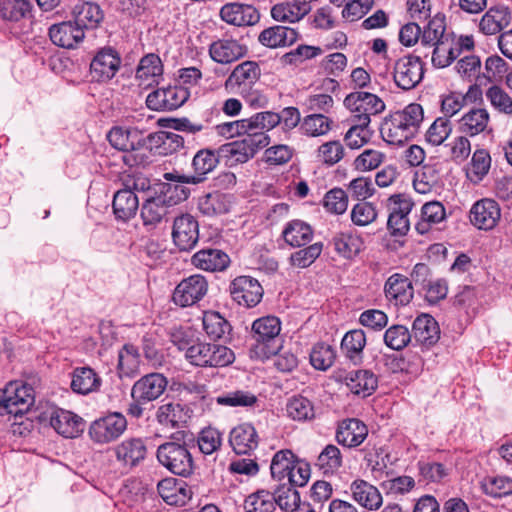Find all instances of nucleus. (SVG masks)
Masks as SVG:
<instances>
[{
  "instance_id": "32",
  "label": "nucleus",
  "mask_w": 512,
  "mask_h": 512,
  "mask_svg": "<svg viewBox=\"0 0 512 512\" xmlns=\"http://www.w3.org/2000/svg\"><path fill=\"white\" fill-rule=\"evenodd\" d=\"M115 454L124 466L134 467L145 459L147 447L141 438H131L117 445Z\"/></svg>"
},
{
  "instance_id": "34",
  "label": "nucleus",
  "mask_w": 512,
  "mask_h": 512,
  "mask_svg": "<svg viewBox=\"0 0 512 512\" xmlns=\"http://www.w3.org/2000/svg\"><path fill=\"white\" fill-rule=\"evenodd\" d=\"M221 157L217 150L204 148L194 155L191 166L193 169L192 176L198 178L197 185L205 182L208 175L214 171L219 164Z\"/></svg>"
},
{
  "instance_id": "45",
  "label": "nucleus",
  "mask_w": 512,
  "mask_h": 512,
  "mask_svg": "<svg viewBox=\"0 0 512 512\" xmlns=\"http://www.w3.org/2000/svg\"><path fill=\"white\" fill-rule=\"evenodd\" d=\"M157 490L162 499L169 505H184L190 498L188 490L179 486L174 478L161 480L157 485Z\"/></svg>"
},
{
  "instance_id": "47",
  "label": "nucleus",
  "mask_w": 512,
  "mask_h": 512,
  "mask_svg": "<svg viewBox=\"0 0 512 512\" xmlns=\"http://www.w3.org/2000/svg\"><path fill=\"white\" fill-rule=\"evenodd\" d=\"M445 29V23L442 18L434 17L431 19L421 35L420 47L423 48L422 51L428 52L427 50L432 47L445 44Z\"/></svg>"
},
{
  "instance_id": "7",
  "label": "nucleus",
  "mask_w": 512,
  "mask_h": 512,
  "mask_svg": "<svg viewBox=\"0 0 512 512\" xmlns=\"http://www.w3.org/2000/svg\"><path fill=\"white\" fill-rule=\"evenodd\" d=\"M343 104L351 112L350 118L359 120L365 117L364 121H368V124L371 123V116L378 115L385 110V103L380 97L364 91L348 94Z\"/></svg>"
},
{
  "instance_id": "27",
  "label": "nucleus",
  "mask_w": 512,
  "mask_h": 512,
  "mask_svg": "<svg viewBox=\"0 0 512 512\" xmlns=\"http://www.w3.org/2000/svg\"><path fill=\"white\" fill-rule=\"evenodd\" d=\"M512 16L508 7L495 5L482 16L479 28L485 35H495L509 26Z\"/></svg>"
},
{
  "instance_id": "38",
  "label": "nucleus",
  "mask_w": 512,
  "mask_h": 512,
  "mask_svg": "<svg viewBox=\"0 0 512 512\" xmlns=\"http://www.w3.org/2000/svg\"><path fill=\"white\" fill-rule=\"evenodd\" d=\"M489 120L490 116L485 108H473L459 120V131L471 137L476 136L485 131Z\"/></svg>"
},
{
  "instance_id": "6",
  "label": "nucleus",
  "mask_w": 512,
  "mask_h": 512,
  "mask_svg": "<svg viewBox=\"0 0 512 512\" xmlns=\"http://www.w3.org/2000/svg\"><path fill=\"white\" fill-rule=\"evenodd\" d=\"M422 56L427 57L428 52L420 51V55L403 56L395 62L393 79L399 88L410 90L421 82L424 76Z\"/></svg>"
},
{
  "instance_id": "12",
  "label": "nucleus",
  "mask_w": 512,
  "mask_h": 512,
  "mask_svg": "<svg viewBox=\"0 0 512 512\" xmlns=\"http://www.w3.org/2000/svg\"><path fill=\"white\" fill-rule=\"evenodd\" d=\"M7 414L23 415L34 404L35 395L31 385L21 381H12L5 387Z\"/></svg>"
},
{
  "instance_id": "60",
  "label": "nucleus",
  "mask_w": 512,
  "mask_h": 512,
  "mask_svg": "<svg viewBox=\"0 0 512 512\" xmlns=\"http://www.w3.org/2000/svg\"><path fill=\"white\" fill-rule=\"evenodd\" d=\"M275 505L277 504L282 510L294 511L300 505V494L295 486L282 485L273 494Z\"/></svg>"
},
{
  "instance_id": "24",
  "label": "nucleus",
  "mask_w": 512,
  "mask_h": 512,
  "mask_svg": "<svg viewBox=\"0 0 512 512\" xmlns=\"http://www.w3.org/2000/svg\"><path fill=\"white\" fill-rule=\"evenodd\" d=\"M84 30L74 21H65L54 24L49 28L51 41L62 48H73L84 38Z\"/></svg>"
},
{
  "instance_id": "19",
  "label": "nucleus",
  "mask_w": 512,
  "mask_h": 512,
  "mask_svg": "<svg viewBox=\"0 0 512 512\" xmlns=\"http://www.w3.org/2000/svg\"><path fill=\"white\" fill-rule=\"evenodd\" d=\"M334 378L337 382L345 383L352 393L363 397L370 395L377 388V378L369 370L338 371Z\"/></svg>"
},
{
  "instance_id": "25",
  "label": "nucleus",
  "mask_w": 512,
  "mask_h": 512,
  "mask_svg": "<svg viewBox=\"0 0 512 512\" xmlns=\"http://www.w3.org/2000/svg\"><path fill=\"white\" fill-rule=\"evenodd\" d=\"M368 435L367 426L358 419L343 420L337 428L336 440L345 447L353 448L363 443Z\"/></svg>"
},
{
  "instance_id": "53",
  "label": "nucleus",
  "mask_w": 512,
  "mask_h": 512,
  "mask_svg": "<svg viewBox=\"0 0 512 512\" xmlns=\"http://www.w3.org/2000/svg\"><path fill=\"white\" fill-rule=\"evenodd\" d=\"M485 96L498 113L512 118V97L504 89L493 85L486 90Z\"/></svg>"
},
{
  "instance_id": "14",
  "label": "nucleus",
  "mask_w": 512,
  "mask_h": 512,
  "mask_svg": "<svg viewBox=\"0 0 512 512\" xmlns=\"http://www.w3.org/2000/svg\"><path fill=\"white\" fill-rule=\"evenodd\" d=\"M229 291L232 299L237 304L250 308L256 306L262 299L263 288L260 283L250 276H239L235 278Z\"/></svg>"
},
{
  "instance_id": "18",
  "label": "nucleus",
  "mask_w": 512,
  "mask_h": 512,
  "mask_svg": "<svg viewBox=\"0 0 512 512\" xmlns=\"http://www.w3.org/2000/svg\"><path fill=\"white\" fill-rule=\"evenodd\" d=\"M380 133L383 140L392 145H403L417 134L410 124L404 121L401 115L396 112L391 113L384 119Z\"/></svg>"
},
{
  "instance_id": "2",
  "label": "nucleus",
  "mask_w": 512,
  "mask_h": 512,
  "mask_svg": "<svg viewBox=\"0 0 512 512\" xmlns=\"http://www.w3.org/2000/svg\"><path fill=\"white\" fill-rule=\"evenodd\" d=\"M107 139L114 148L125 152L123 161L126 165L133 167L146 163L147 155L141 151L146 140L138 128L113 127Z\"/></svg>"
},
{
  "instance_id": "9",
  "label": "nucleus",
  "mask_w": 512,
  "mask_h": 512,
  "mask_svg": "<svg viewBox=\"0 0 512 512\" xmlns=\"http://www.w3.org/2000/svg\"><path fill=\"white\" fill-rule=\"evenodd\" d=\"M208 291V282L200 274L183 279L174 289L173 302L180 307H188L199 302Z\"/></svg>"
},
{
  "instance_id": "36",
  "label": "nucleus",
  "mask_w": 512,
  "mask_h": 512,
  "mask_svg": "<svg viewBox=\"0 0 512 512\" xmlns=\"http://www.w3.org/2000/svg\"><path fill=\"white\" fill-rule=\"evenodd\" d=\"M298 39V32L286 26H272L264 29L258 36V41L268 48L292 45Z\"/></svg>"
},
{
  "instance_id": "46",
  "label": "nucleus",
  "mask_w": 512,
  "mask_h": 512,
  "mask_svg": "<svg viewBox=\"0 0 512 512\" xmlns=\"http://www.w3.org/2000/svg\"><path fill=\"white\" fill-rule=\"evenodd\" d=\"M333 125V120L323 113H312L304 117L300 124V130L303 134L310 137H319L326 135Z\"/></svg>"
},
{
  "instance_id": "62",
  "label": "nucleus",
  "mask_w": 512,
  "mask_h": 512,
  "mask_svg": "<svg viewBox=\"0 0 512 512\" xmlns=\"http://www.w3.org/2000/svg\"><path fill=\"white\" fill-rule=\"evenodd\" d=\"M335 250L345 258L356 256L361 250V241L351 234L340 233L333 239Z\"/></svg>"
},
{
  "instance_id": "44",
  "label": "nucleus",
  "mask_w": 512,
  "mask_h": 512,
  "mask_svg": "<svg viewBox=\"0 0 512 512\" xmlns=\"http://www.w3.org/2000/svg\"><path fill=\"white\" fill-rule=\"evenodd\" d=\"M445 218L446 212L441 202H427L421 208V220L416 224V230L420 234H425L431 225L438 224Z\"/></svg>"
},
{
  "instance_id": "33",
  "label": "nucleus",
  "mask_w": 512,
  "mask_h": 512,
  "mask_svg": "<svg viewBox=\"0 0 512 512\" xmlns=\"http://www.w3.org/2000/svg\"><path fill=\"white\" fill-rule=\"evenodd\" d=\"M192 264L205 271H223L229 266L230 258L220 249L207 248L192 256Z\"/></svg>"
},
{
  "instance_id": "20",
  "label": "nucleus",
  "mask_w": 512,
  "mask_h": 512,
  "mask_svg": "<svg viewBox=\"0 0 512 512\" xmlns=\"http://www.w3.org/2000/svg\"><path fill=\"white\" fill-rule=\"evenodd\" d=\"M187 92L181 88L168 87L148 94L146 104L151 110H174L184 104Z\"/></svg>"
},
{
  "instance_id": "52",
  "label": "nucleus",
  "mask_w": 512,
  "mask_h": 512,
  "mask_svg": "<svg viewBox=\"0 0 512 512\" xmlns=\"http://www.w3.org/2000/svg\"><path fill=\"white\" fill-rule=\"evenodd\" d=\"M245 512H274L275 499L273 494L266 490H259L250 494L244 501Z\"/></svg>"
},
{
  "instance_id": "30",
  "label": "nucleus",
  "mask_w": 512,
  "mask_h": 512,
  "mask_svg": "<svg viewBox=\"0 0 512 512\" xmlns=\"http://www.w3.org/2000/svg\"><path fill=\"white\" fill-rule=\"evenodd\" d=\"M157 422L165 427L179 428L190 418L189 409L179 402L163 403L155 414Z\"/></svg>"
},
{
  "instance_id": "29",
  "label": "nucleus",
  "mask_w": 512,
  "mask_h": 512,
  "mask_svg": "<svg viewBox=\"0 0 512 512\" xmlns=\"http://www.w3.org/2000/svg\"><path fill=\"white\" fill-rule=\"evenodd\" d=\"M229 442L236 454H250L258 447V435L251 424L243 423L232 429Z\"/></svg>"
},
{
  "instance_id": "16",
  "label": "nucleus",
  "mask_w": 512,
  "mask_h": 512,
  "mask_svg": "<svg viewBox=\"0 0 512 512\" xmlns=\"http://www.w3.org/2000/svg\"><path fill=\"white\" fill-rule=\"evenodd\" d=\"M501 217L498 203L489 198L476 201L469 212V219L473 226L481 230L493 229Z\"/></svg>"
},
{
  "instance_id": "42",
  "label": "nucleus",
  "mask_w": 512,
  "mask_h": 512,
  "mask_svg": "<svg viewBox=\"0 0 512 512\" xmlns=\"http://www.w3.org/2000/svg\"><path fill=\"white\" fill-rule=\"evenodd\" d=\"M75 21L82 30L94 29L103 20V12L100 6L92 2L77 4L73 10Z\"/></svg>"
},
{
  "instance_id": "28",
  "label": "nucleus",
  "mask_w": 512,
  "mask_h": 512,
  "mask_svg": "<svg viewBox=\"0 0 512 512\" xmlns=\"http://www.w3.org/2000/svg\"><path fill=\"white\" fill-rule=\"evenodd\" d=\"M171 207L159 191L154 195H148L143 200L141 207V218L145 226H155L162 222L169 213Z\"/></svg>"
},
{
  "instance_id": "17",
  "label": "nucleus",
  "mask_w": 512,
  "mask_h": 512,
  "mask_svg": "<svg viewBox=\"0 0 512 512\" xmlns=\"http://www.w3.org/2000/svg\"><path fill=\"white\" fill-rule=\"evenodd\" d=\"M380 133L383 140L392 145H403L417 134L410 124L404 121L401 115L396 112L391 113L384 119Z\"/></svg>"
},
{
  "instance_id": "23",
  "label": "nucleus",
  "mask_w": 512,
  "mask_h": 512,
  "mask_svg": "<svg viewBox=\"0 0 512 512\" xmlns=\"http://www.w3.org/2000/svg\"><path fill=\"white\" fill-rule=\"evenodd\" d=\"M50 425L65 438H75L84 430L82 418L63 409H56L51 413Z\"/></svg>"
},
{
  "instance_id": "39",
  "label": "nucleus",
  "mask_w": 512,
  "mask_h": 512,
  "mask_svg": "<svg viewBox=\"0 0 512 512\" xmlns=\"http://www.w3.org/2000/svg\"><path fill=\"white\" fill-rule=\"evenodd\" d=\"M140 355L132 344H125L118 352L117 371L120 378L134 377L139 373Z\"/></svg>"
},
{
  "instance_id": "59",
  "label": "nucleus",
  "mask_w": 512,
  "mask_h": 512,
  "mask_svg": "<svg viewBox=\"0 0 512 512\" xmlns=\"http://www.w3.org/2000/svg\"><path fill=\"white\" fill-rule=\"evenodd\" d=\"M336 358L335 350L332 346L325 343H317L313 346L310 353V362L318 370H327L330 368Z\"/></svg>"
},
{
  "instance_id": "49",
  "label": "nucleus",
  "mask_w": 512,
  "mask_h": 512,
  "mask_svg": "<svg viewBox=\"0 0 512 512\" xmlns=\"http://www.w3.org/2000/svg\"><path fill=\"white\" fill-rule=\"evenodd\" d=\"M202 322L204 331L213 340L222 338L231 329L228 321L215 311L205 312Z\"/></svg>"
},
{
  "instance_id": "50",
  "label": "nucleus",
  "mask_w": 512,
  "mask_h": 512,
  "mask_svg": "<svg viewBox=\"0 0 512 512\" xmlns=\"http://www.w3.org/2000/svg\"><path fill=\"white\" fill-rule=\"evenodd\" d=\"M385 345L395 351H401L413 341L412 333L404 325H392L383 335Z\"/></svg>"
},
{
  "instance_id": "57",
  "label": "nucleus",
  "mask_w": 512,
  "mask_h": 512,
  "mask_svg": "<svg viewBox=\"0 0 512 512\" xmlns=\"http://www.w3.org/2000/svg\"><path fill=\"white\" fill-rule=\"evenodd\" d=\"M308 13V11H303L302 6L293 0L277 4L271 9V15L274 20L291 23L299 21Z\"/></svg>"
},
{
  "instance_id": "31",
  "label": "nucleus",
  "mask_w": 512,
  "mask_h": 512,
  "mask_svg": "<svg viewBox=\"0 0 512 512\" xmlns=\"http://www.w3.org/2000/svg\"><path fill=\"white\" fill-rule=\"evenodd\" d=\"M246 52V47L234 39H219L209 47L211 58L221 64L234 62L243 57Z\"/></svg>"
},
{
  "instance_id": "61",
  "label": "nucleus",
  "mask_w": 512,
  "mask_h": 512,
  "mask_svg": "<svg viewBox=\"0 0 512 512\" xmlns=\"http://www.w3.org/2000/svg\"><path fill=\"white\" fill-rule=\"evenodd\" d=\"M163 73V65L161 59L156 54H148L144 56L137 67L136 77L140 80H149L161 76Z\"/></svg>"
},
{
  "instance_id": "21",
  "label": "nucleus",
  "mask_w": 512,
  "mask_h": 512,
  "mask_svg": "<svg viewBox=\"0 0 512 512\" xmlns=\"http://www.w3.org/2000/svg\"><path fill=\"white\" fill-rule=\"evenodd\" d=\"M220 17L234 26H252L259 21L260 14L252 5L234 2L227 3L221 8Z\"/></svg>"
},
{
  "instance_id": "10",
  "label": "nucleus",
  "mask_w": 512,
  "mask_h": 512,
  "mask_svg": "<svg viewBox=\"0 0 512 512\" xmlns=\"http://www.w3.org/2000/svg\"><path fill=\"white\" fill-rule=\"evenodd\" d=\"M121 65L119 53L112 47L100 49L90 63V75L93 81L107 82L118 72Z\"/></svg>"
},
{
  "instance_id": "55",
  "label": "nucleus",
  "mask_w": 512,
  "mask_h": 512,
  "mask_svg": "<svg viewBox=\"0 0 512 512\" xmlns=\"http://www.w3.org/2000/svg\"><path fill=\"white\" fill-rule=\"evenodd\" d=\"M288 416L296 421L311 420L315 416L312 402L303 396H294L286 406Z\"/></svg>"
},
{
  "instance_id": "64",
  "label": "nucleus",
  "mask_w": 512,
  "mask_h": 512,
  "mask_svg": "<svg viewBox=\"0 0 512 512\" xmlns=\"http://www.w3.org/2000/svg\"><path fill=\"white\" fill-rule=\"evenodd\" d=\"M345 150L339 141H328L323 143L317 151V158L328 166H333L344 157Z\"/></svg>"
},
{
  "instance_id": "3",
  "label": "nucleus",
  "mask_w": 512,
  "mask_h": 512,
  "mask_svg": "<svg viewBox=\"0 0 512 512\" xmlns=\"http://www.w3.org/2000/svg\"><path fill=\"white\" fill-rule=\"evenodd\" d=\"M270 138L265 132H253L238 141L226 143L218 148L221 159L226 165L242 164L253 158L255 154L268 146Z\"/></svg>"
},
{
  "instance_id": "5",
  "label": "nucleus",
  "mask_w": 512,
  "mask_h": 512,
  "mask_svg": "<svg viewBox=\"0 0 512 512\" xmlns=\"http://www.w3.org/2000/svg\"><path fill=\"white\" fill-rule=\"evenodd\" d=\"M281 322L275 316L257 319L252 324V336L264 357L276 355L281 348Z\"/></svg>"
},
{
  "instance_id": "56",
  "label": "nucleus",
  "mask_w": 512,
  "mask_h": 512,
  "mask_svg": "<svg viewBox=\"0 0 512 512\" xmlns=\"http://www.w3.org/2000/svg\"><path fill=\"white\" fill-rule=\"evenodd\" d=\"M468 177L473 183H479L488 174L491 167V156L485 149H477L472 156Z\"/></svg>"
},
{
  "instance_id": "35",
  "label": "nucleus",
  "mask_w": 512,
  "mask_h": 512,
  "mask_svg": "<svg viewBox=\"0 0 512 512\" xmlns=\"http://www.w3.org/2000/svg\"><path fill=\"white\" fill-rule=\"evenodd\" d=\"M350 490L353 499L368 510H377L382 505L383 499L379 490L372 484L362 479L352 482Z\"/></svg>"
},
{
  "instance_id": "8",
  "label": "nucleus",
  "mask_w": 512,
  "mask_h": 512,
  "mask_svg": "<svg viewBox=\"0 0 512 512\" xmlns=\"http://www.w3.org/2000/svg\"><path fill=\"white\" fill-rule=\"evenodd\" d=\"M126 428V418L115 412L95 420L89 428V435L93 441L104 444L119 438Z\"/></svg>"
},
{
  "instance_id": "4",
  "label": "nucleus",
  "mask_w": 512,
  "mask_h": 512,
  "mask_svg": "<svg viewBox=\"0 0 512 512\" xmlns=\"http://www.w3.org/2000/svg\"><path fill=\"white\" fill-rule=\"evenodd\" d=\"M157 459L175 475L188 477L194 471V460L185 443L170 441L161 444L157 449Z\"/></svg>"
},
{
  "instance_id": "41",
  "label": "nucleus",
  "mask_w": 512,
  "mask_h": 512,
  "mask_svg": "<svg viewBox=\"0 0 512 512\" xmlns=\"http://www.w3.org/2000/svg\"><path fill=\"white\" fill-rule=\"evenodd\" d=\"M282 236L290 246L302 247L311 242L313 230L309 224L301 220H292L286 225Z\"/></svg>"
},
{
  "instance_id": "43",
  "label": "nucleus",
  "mask_w": 512,
  "mask_h": 512,
  "mask_svg": "<svg viewBox=\"0 0 512 512\" xmlns=\"http://www.w3.org/2000/svg\"><path fill=\"white\" fill-rule=\"evenodd\" d=\"M101 380L90 367H79L73 372L71 388L79 394H88L100 386Z\"/></svg>"
},
{
  "instance_id": "1",
  "label": "nucleus",
  "mask_w": 512,
  "mask_h": 512,
  "mask_svg": "<svg viewBox=\"0 0 512 512\" xmlns=\"http://www.w3.org/2000/svg\"><path fill=\"white\" fill-rule=\"evenodd\" d=\"M172 342L179 350L185 351V358L195 366L224 367L235 359L233 351L220 344L190 341L181 334H173Z\"/></svg>"
},
{
  "instance_id": "51",
  "label": "nucleus",
  "mask_w": 512,
  "mask_h": 512,
  "mask_svg": "<svg viewBox=\"0 0 512 512\" xmlns=\"http://www.w3.org/2000/svg\"><path fill=\"white\" fill-rule=\"evenodd\" d=\"M198 209L205 216L224 214L229 211L226 197L219 193H209L199 198Z\"/></svg>"
},
{
  "instance_id": "22",
  "label": "nucleus",
  "mask_w": 512,
  "mask_h": 512,
  "mask_svg": "<svg viewBox=\"0 0 512 512\" xmlns=\"http://www.w3.org/2000/svg\"><path fill=\"white\" fill-rule=\"evenodd\" d=\"M386 298L395 305H408L414 296L411 280L399 273L391 275L384 286Z\"/></svg>"
},
{
  "instance_id": "40",
  "label": "nucleus",
  "mask_w": 512,
  "mask_h": 512,
  "mask_svg": "<svg viewBox=\"0 0 512 512\" xmlns=\"http://www.w3.org/2000/svg\"><path fill=\"white\" fill-rule=\"evenodd\" d=\"M364 120L365 117L359 120L353 118L349 119L351 126L344 135V141L351 149L363 147L370 141L373 135L370 124H368V121L365 122Z\"/></svg>"
},
{
  "instance_id": "15",
  "label": "nucleus",
  "mask_w": 512,
  "mask_h": 512,
  "mask_svg": "<svg viewBox=\"0 0 512 512\" xmlns=\"http://www.w3.org/2000/svg\"><path fill=\"white\" fill-rule=\"evenodd\" d=\"M172 238L181 251H189L195 247L199 239V224L194 216L182 214L174 219Z\"/></svg>"
},
{
  "instance_id": "58",
  "label": "nucleus",
  "mask_w": 512,
  "mask_h": 512,
  "mask_svg": "<svg viewBox=\"0 0 512 512\" xmlns=\"http://www.w3.org/2000/svg\"><path fill=\"white\" fill-rule=\"evenodd\" d=\"M452 124L446 117H438L426 131V141L432 146H439L450 136Z\"/></svg>"
},
{
  "instance_id": "48",
  "label": "nucleus",
  "mask_w": 512,
  "mask_h": 512,
  "mask_svg": "<svg viewBox=\"0 0 512 512\" xmlns=\"http://www.w3.org/2000/svg\"><path fill=\"white\" fill-rule=\"evenodd\" d=\"M366 345V335L361 329H354L347 332L341 342V349L352 361L361 359V353Z\"/></svg>"
},
{
  "instance_id": "26",
  "label": "nucleus",
  "mask_w": 512,
  "mask_h": 512,
  "mask_svg": "<svg viewBox=\"0 0 512 512\" xmlns=\"http://www.w3.org/2000/svg\"><path fill=\"white\" fill-rule=\"evenodd\" d=\"M412 338L417 344L431 346L440 338V329L436 320L429 314H421L412 325Z\"/></svg>"
},
{
  "instance_id": "37",
  "label": "nucleus",
  "mask_w": 512,
  "mask_h": 512,
  "mask_svg": "<svg viewBox=\"0 0 512 512\" xmlns=\"http://www.w3.org/2000/svg\"><path fill=\"white\" fill-rule=\"evenodd\" d=\"M112 206L116 218L127 221L136 215L139 198L131 189H120L114 194Z\"/></svg>"
},
{
  "instance_id": "11",
  "label": "nucleus",
  "mask_w": 512,
  "mask_h": 512,
  "mask_svg": "<svg viewBox=\"0 0 512 512\" xmlns=\"http://www.w3.org/2000/svg\"><path fill=\"white\" fill-rule=\"evenodd\" d=\"M261 69L255 61H244L238 64L225 81V88L235 93L249 92L258 82Z\"/></svg>"
},
{
  "instance_id": "54",
  "label": "nucleus",
  "mask_w": 512,
  "mask_h": 512,
  "mask_svg": "<svg viewBox=\"0 0 512 512\" xmlns=\"http://www.w3.org/2000/svg\"><path fill=\"white\" fill-rule=\"evenodd\" d=\"M342 465V455L340 449L333 444L327 445L319 454L316 466L324 474H333Z\"/></svg>"
},
{
  "instance_id": "13",
  "label": "nucleus",
  "mask_w": 512,
  "mask_h": 512,
  "mask_svg": "<svg viewBox=\"0 0 512 512\" xmlns=\"http://www.w3.org/2000/svg\"><path fill=\"white\" fill-rule=\"evenodd\" d=\"M167 385L168 379L162 373H148L133 384L131 398L151 403L164 394Z\"/></svg>"
},
{
  "instance_id": "63",
  "label": "nucleus",
  "mask_w": 512,
  "mask_h": 512,
  "mask_svg": "<svg viewBox=\"0 0 512 512\" xmlns=\"http://www.w3.org/2000/svg\"><path fill=\"white\" fill-rule=\"evenodd\" d=\"M294 463V454L290 450L278 451L271 462L270 470L273 478L282 480L288 477Z\"/></svg>"
}]
</instances>
